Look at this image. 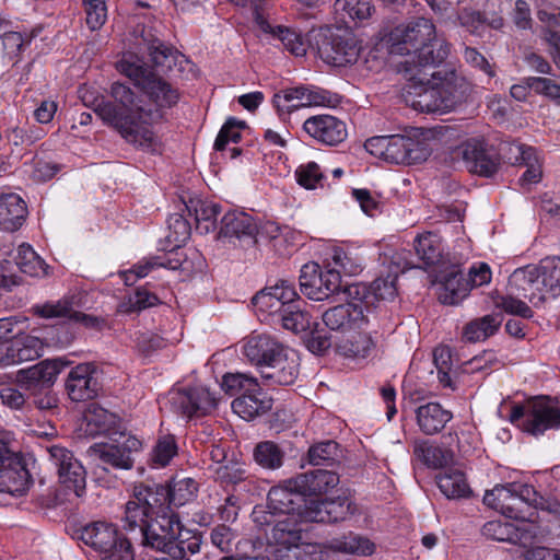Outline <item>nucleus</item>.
<instances>
[{
	"instance_id": "nucleus-1",
	"label": "nucleus",
	"mask_w": 560,
	"mask_h": 560,
	"mask_svg": "<svg viewBox=\"0 0 560 560\" xmlns=\"http://www.w3.org/2000/svg\"><path fill=\"white\" fill-rule=\"evenodd\" d=\"M117 70L141 89L148 103L130 86L114 82L110 86L112 101L98 104L95 113L128 143L145 151L158 152L161 143L152 130V125L162 118L163 109L177 104L179 92L132 52L122 55Z\"/></svg>"
},
{
	"instance_id": "nucleus-2",
	"label": "nucleus",
	"mask_w": 560,
	"mask_h": 560,
	"mask_svg": "<svg viewBox=\"0 0 560 560\" xmlns=\"http://www.w3.org/2000/svg\"><path fill=\"white\" fill-rule=\"evenodd\" d=\"M292 478L283 485L272 487L268 492L267 511L254 510L253 518L265 526L270 545H275L277 560H316L318 546L302 540L306 523L301 512L312 499L304 498L292 485Z\"/></svg>"
},
{
	"instance_id": "nucleus-3",
	"label": "nucleus",
	"mask_w": 560,
	"mask_h": 560,
	"mask_svg": "<svg viewBox=\"0 0 560 560\" xmlns=\"http://www.w3.org/2000/svg\"><path fill=\"white\" fill-rule=\"evenodd\" d=\"M431 69L405 68L409 74L405 101L413 109L422 113L451 112L465 96V80L454 71H430Z\"/></svg>"
},
{
	"instance_id": "nucleus-4",
	"label": "nucleus",
	"mask_w": 560,
	"mask_h": 560,
	"mask_svg": "<svg viewBox=\"0 0 560 560\" xmlns=\"http://www.w3.org/2000/svg\"><path fill=\"white\" fill-rule=\"evenodd\" d=\"M390 54L408 56L406 68H433L450 54V45L436 35L435 25L425 18L399 24L388 35Z\"/></svg>"
},
{
	"instance_id": "nucleus-5",
	"label": "nucleus",
	"mask_w": 560,
	"mask_h": 560,
	"mask_svg": "<svg viewBox=\"0 0 560 560\" xmlns=\"http://www.w3.org/2000/svg\"><path fill=\"white\" fill-rule=\"evenodd\" d=\"M262 320H270L293 332L305 331L311 327V315L293 284L280 280L254 295L252 300Z\"/></svg>"
},
{
	"instance_id": "nucleus-6",
	"label": "nucleus",
	"mask_w": 560,
	"mask_h": 560,
	"mask_svg": "<svg viewBox=\"0 0 560 560\" xmlns=\"http://www.w3.org/2000/svg\"><path fill=\"white\" fill-rule=\"evenodd\" d=\"M164 517H172L165 512V489L163 486L138 485L133 489V497L125 505L122 517L124 528L129 532H139L141 542L152 547L162 529Z\"/></svg>"
},
{
	"instance_id": "nucleus-7",
	"label": "nucleus",
	"mask_w": 560,
	"mask_h": 560,
	"mask_svg": "<svg viewBox=\"0 0 560 560\" xmlns=\"http://www.w3.org/2000/svg\"><path fill=\"white\" fill-rule=\"evenodd\" d=\"M483 503L505 517L516 521L518 525L537 524V509H550V504H546L545 499L533 486L522 482L494 486L486 491Z\"/></svg>"
},
{
	"instance_id": "nucleus-8",
	"label": "nucleus",
	"mask_w": 560,
	"mask_h": 560,
	"mask_svg": "<svg viewBox=\"0 0 560 560\" xmlns=\"http://www.w3.org/2000/svg\"><path fill=\"white\" fill-rule=\"evenodd\" d=\"M427 132L416 129L407 135L375 136L369 138L365 150L389 164L410 165L425 161L431 149L425 142Z\"/></svg>"
},
{
	"instance_id": "nucleus-9",
	"label": "nucleus",
	"mask_w": 560,
	"mask_h": 560,
	"mask_svg": "<svg viewBox=\"0 0 560 560\" xmlns=\"http://www.w3.org/2000/svg\"><path fill=\"white\" fill-rule=\"evenodd\" d=\"M510 421L526 433L542 435L547 430L560 428V405L550 397H534L523 405H515Z\"/></svg>"
},
{
	"instance_id": "nucleus-10",
	"label": "nucleus",
	"mask_w": 560,
	"mask_h": 560,
	"mask_svg": "<svg viewBox=\"0 0 560 560\" xmlns=\"http://www.w3.org/2000/svg\"><path fill=\"white\" fill-rule=\"evenodd\" d=\"M301 292L310 300L324 301L342 293L347 298L360 294L358 284L342 288L337 272L328 268H320L317 262L310 261L302 266L300 275Z\"/></svg>"
},
{
	"instance_id": "nucleus-11",
	"label": "nucleus",
	"mask_w": 560,
	"mask_h": 560,
	"mask_svg": "<svg viewBox=\"0 0 560 560\" xmlns=\"http://www.w3.org/2000/svg\"><path fill=\"white\" fill-rule=\"evenodd\" d=\"M163 522L166 526L159 537L154 538L151 548L161 550L175 559H186L200 550L201 538L184 529L174 515L164 517Z\"/></svg>"
},
{
	"instance_id": "nucleus-12",
	"label": "nucleus",
	"mask_w": 560,
	"mask_h": 560,
	"mask_svg": "<svg viewBox=\"0 0 560 560\" xmlns=\"http://www.w3.org/2000/svg\"><path fill=\"white\" fill-rule=\"evenodd\" d=\"M220 212H172L167 218L168 233L165 236V244H160V249L173 252L180 248L190 238L191 222L196 223L197 230L208 233L213 229L217 214Z\"/></svg>"
},
{
	"instance_id": "nucleus-13",
	"label": "nucleus",
	"mask_w": 560,
	"mask_h": 560,
	"mask_svg": "<svg viewBox=\"0 0 560 560\" xmlns=\"http://www.w3.org/2000/svg\"><path fill=\"white\" fill-rule=\"evenodd\" d=\"M30 483L31 475L22 457L0 438V492L22 495Z\"/></svg>"
},
{
	"instance_id": "nucleus-14",
	"label": "nucleus",
	"mask_w": 560,
	"mask_h": 560,
	"mask_svg": "<svg viewBox=\"0 0 560 560\" xmlns=\"http://www.w3.org/2000/svg\"><path fill=\"white\" fill-rule=\"evenodd\" d=\"M48 454L60 485L75 497H81L86 485V471L82 463L63 446L52 445L48 448Z\"/></svg>"
},
{
	"instance_id": "nucleus-15",
	"label": "nucleus",
	"mask_w": 560,
	"mask_h": 560,
	"mask_svg": "<svg viewBox=\"0 0 560 560\" xmlns=\"http://www.w3.org/2000/svg\"><path fill=\"white\" fill-rule=\"evenodd\" d=\"M109 442L95 444L92 451L104 464L115 469H131L133 466L132 454L141 450L142 443L136 436L119 433L109 438Z\"/></svg>"
},
{
	"instance_id": "nucleus-16",
	"label": "nucleus",
	"mask_w": 560,
	"mask_h": 560,
	"mask_svg": "<svg viewBox=\"0 0 560 560\" xmlns=\"http://www.w3.org/2000/svg\"><path fill=\"white\" fill-rule=\"evenodd\" d=\"M452 156L462 159L464 166L471 173L481 176L493 175L499 166L498 159L489 151L482 139L472 138L456 147Z\"/></svg>"
},
{
	"instance_id": "nucleus-17",
	"label": "nucleus",
	"mask_w": 560,
	"mask_h": 560,
	"mask_svg": "<svg viewBox=\"0 0 560 560\" xmlns=\"http://www.w3.org/2000/svg\"><path fill=\"white\" fill-rule=\"evenodd\" d=\"M257 223L247 212H225L221 218L218 241L244 248L253 247L257 240Z\"/></svg>"
},
{
	"instance_id": "nucleus-18",
	"label": "nucleus",
	"mask_w": 560,
	"mask_h": 560,
	"mask_svg": "<svg viewBox=\"0 0 560 560\" xmlns=\"http://www.w3.org/2000/svg\"><path fill=\"white\" fill-rule=\"evenodd\" d=\"M170 402L176 412L187 418L208 415L217 407L215 396L203 386L172 392Z\"/></svg>"
},
{
	"instance_id": "nucleus-19",
	"label": "nucleus",
	"mask_w": 560,
	"mask_h": 560,
	"mask_svg": "<svg viewBox=\"0 0 560 560\" xmlns=\"http://www.w3.org/2000/svg\"><path fill=\"white\" fill-rule=\"evenodd\" d=\"M542 284L539 266L527 265L512 272L509 278L508 291L511 294L527 299L537 307L546 301Z\"/></svg>"
},
{
	"instance_id": "nucleus-20",
	"label": "nucleus",
	"mask_w": 560,
	"mask_h": 560,
	"mask_svg": "<svg viewBox=\"0 0 560 560\" xmlns=\"http://www.w3.org/2000/svg\"><path fill=\"white\" fill-rule=\"evenodd\" d=\"M355 512V508L348 498L338 497L337 499L315 500L312 499L301 512L306 523H336L346 520Z\"/></svg>"
},
{
	"instance_id": "nucleus-21",
	"label": "nucleus",
	"mask_w": 560,
	"mask_h": 560,
	"mask_svg": "<svg viewBox=\"0 0 560 560\" xmlns=\"http://www.w3.org/2000/svg\"><path fill=\"white\" fill-rule=\"evenodd\" d=\"M324 324L335 331L342 334L355 331L365 323L363 302L360 298L328 308L323 314Z\"/></svg>"
},
{
	"instance_id": "nucleus-22",
	"label": "nucleus",
	"mask_w": 560,
	"mask_h": 560,
	"mask_svg": "<svg viewBox=\"0 0 560 560\" xmlns=\"http://www.w3.org/2000/svg\"><path fill=\"white\" fill-rule=\"evenodd\" d=\"M540 534L538 524L524 523L515 525L502 521H489L482 526V535L487 538L498 541H509L520 544L524 547L534 542Z\"/></svg>"
},
{
	"instance_id": "nucleus-23",
	"label": "nucleus",
	"mask_w": 560,
	"mask_h": 560,
	"mask_svg": "<svg viewBox=\"0 0 560 560\" xmlns=\"http://www.w3.org/2000/svg\"><path fill=\"white\" fill-rule=\"evenodd\" d=\"M97 369L92 363H82L72 368L66 381V389L71 400L93 399L100 392Z\"/></svg>"
},
{
	"instance_id": "nucleus-24",
	"label": "nucleus",
	"mask_w": 560,
	"mask_h": 560,
	"mask_svg": "<svg viewBox=\"0 0 560 560\" xmlns=\"http://www.w3.org/2000/svg\"><path fill=\"white\" fill-rule=\"evenodd\" d=\"M61 369L62 363L59 360H44L33 366L18 371L16 381L22 389L36 395L44 389H48Z\"/></svg>"
},
{
	"instance_id": "nucleus-25",
	"label": "nucleus",
	"mask_w": 560,
	"mask_h": 560,
	"mask_svg": "<svg viewBox=\"0 0 560 560\" xmlns=\"http://www.w3.org/2000/svg\"><path fill=\"white\" fill-rule=\"evenodd\" d=\"M303 130L326 145H337L347 138L346 124L331 115H315L307 118L303 124Z\"/></svg>"
},
{
	"instance_id": "nucleus-26",
	"label": "nucleus",
	"mask_w": 560,
	"mask_h": 560,
	"mask_svg": "<svg viewBox=\"0 0 560 560\" xmlns=\"http://www.w3.org/2000/svg\"><path fill=\"white\" fill-rule=\"evenodd\" d=\"M299 375V357L288 348L280 352L271 363L260 370L266 385H291Z\"/></svg>"
},
{
	"instance_id": "nucleus-27",
	"label": "nucleus",
	"mask_w": 560,
	"mask_h": 560,
	"mask_svg": "<svg viewBox=\"0 0 560 560\" xmlns=\"http://www.w3.org/2000/svg\"><path fill=\"white\" fill-rule=\"evenodd\" d=\"M284 349L285 347L272 336L254 335L245 341L243 354L260 371L271 363L277 355H280V352Z\"/></svg>"
},
{
	"instance_id": "nucleus-28",
	"label": "nucleus",
	"mask_w": 560,
	"mask_h": 560,
	"mask_svg": "<svg viewBox=\"0 0 560 560\" xmlns=\"http://www.w3.org/2000/svg\"><path fill=\"white\" fill-rule=\"evenodd\" d=\"M511 156L509 158L514 164L526 166V171L518 179L520 186L529 189L532 185L537 184L542 178L541 162L536 149L524 144L513 143L509 147Z\"/></svg>"
},
{
	"instance_id": "nucleus-29",
	"label": "nucleus",
	"mask_w": 560,
	"mask_h": 560,
	"mask_svg": "<svg viewBox=\"0 0 560 560\" xmlns=\"http://www.w3.org/2000/svg\"><path fill=\"white\" fill-rule=\"evenodd\" d=\"M339 483V476L330 470L316 469L292 478L291 485L302 492L304 498L319 495L334 489Z\"/></svg>"
},
{
	"instance_id": "nucleus-30",
	"label": "nucleus",
	"mask_w": 560,
	"mask_h": 560,
	"mask_svg": "<svg viewBox=\"0 0 560 560\" xmlns=\"http://www.w3.org/2000/svg\"><path fill=\"white\" fill-rule=\"evenodd\" d=\"M324 268L342 276H355L363 270V259L353 250L340 246L328 248L324 257Z\"/></svg>"
},
{
	"instance_id": "nucleus-31",
	"label": "nucleus",
	"mask_w": 560,
	"mask_h": 560,
	"mask_svg": "<svg viewBox=\"0 0 560 560\" xmlns=\"http://www.w3.org/2000/svg\"><path fill=\"white\" fill-rule=\"evenodd\" d=\"M43 341L34 336H18L11 342L5 341L4 365L32 361L42 355Z\"/></svg>"
},
{
	"instance_id": "nucleus-32",
	"label": "nucleus",
	"mask_w": 560,
	"mask_h": 560,
	"mask_svg": "<svg viewBox=\"0 0 560 560\" xmlns=\"http://www.w3.org/2000/svg\"><path fill=\"white\" fill-rule=\"evenodd\" d=\"M318 52L325 62L336 67L350 65L359 56L357 45L341 37H334L329 42H324L318 46Z\"/></svg>"
},
{
	"instance_id": "nucleus-33",
	"label": "nucleus",
	"mask_w": 560,
	"mask_h": 560,
	"mask_svg": "<svg viewBox=\"0 0 560 560\" xmlns=\"http://www.w3.org/2000/svg\"><path fill=\"white\" fill-rule=\"evenodd\" d=\"M119 535L118 529L110 523L92 522L83 526L79 532V539L86 546L101 553L108 550Z\"/></svg>"
},
{
	"instance_id": "nucleus-34",
	"label": "nucleus",
	"mask_w": 560,
	"mask_h": 560,
	"mask_svg": "<svg viewBox=\"0 0 560 560\" xmlns=\"http://www.w3.org/2000/svg\"><path fill=\"white\" fill-rule=\"evenodd\" d=\"M84 419L91 434H105L112 438L125 433L121 431L119 418L100 406L91 405Z\"/></svg>"
},
{
	"instance_id": "nucleus-35",
	"label": "nucleus",
	"mask_w": 560,
	"mask_h": 560,
	"mask_svg": "<svg viewBox=\"0 0 560 560\" xmlns=\"http://www.w3.org/2000/svg\"><path fill=\"white\" fill-rule=\"evenodd\" d=\"M270 408L271 400L261 392L259 384L258 390L244 393L232 401L233 411L244 420H252Z\"/></svg>"
},
{
	"instance_id": "nucleus-36",
	"label": "nucleus",
	"mask_w": 560,
	"mask_h": 560,
	"mask_svg": "<svg viewBox=\"0 0 560 560\" xmlns=\"http://www.w3.org/2000/svg\"><path fill=\"white\" fill-rule=\"evenodd\" d=\"M452 418V412L438 402H428L417 409V423L428 435L440 432Z\"/></svg>"
},
{
	"instance_id": "nucleus-37",
	"label": "nucleus",
	"mask_w": 560,
	"mask_h": 560,
	"mask_svg": "<svg viewBox=\"0 0 560 560\" xmlns=\"http://www.w3.org/2000/svg\"><path fill=\"white\" fill-rule=\"evenodd\" d=\"M260 28L265 33H269L275 38L279 39L284 48L292 55L302 57L306 54L308 42L295 30L283 25H271L267 21L260 22Z\"/></svg>"
},
{
	"instance_id": "nucleus-38",
	"label": "nucleus",
	"mask_w": 560,
	"mask_h": 560,
	"mask_svg": "<svg viewBox=\"0 0 560 560\" xmlns=\"http://www.w3.org/2000/svg\"><path fill=\"white\" fill-rule=\"evenodd\" d=\"M440 491L447 499H462L470 495L471 490L465 474L457 468H447L436 476Z\"/></svg>"
},
{
	"instance_id": "nucleus-39",
	"label": "nucleus",
	"mask_w": 560,
	"mask_h": 560,
	"mask_svg": "<svg viewBox=\"0 0 560 560\" xmlns=\"http://www.w3.org/2000/svg\"><path fill=\"white\" fill-rule=\"evenodd\" d=\"M470 291V283L459 270H453L444 277L441 284L440 301L455 305L462 302Z\"/></svg>"
},
{
	"instance_id": "nucleus-40",
	"label": "nucleus",
	"mask_w": 560,
	"mask_h": 560,
	"mask_svg": "<svg viewBox=\"0 0 560 560\" xmlns=\"http://www.w3.org/2000/svg\"><path fill=\"white\" fill-rule=\"evenodd\" d=\"M33 310L35 314L44 318L68 317L74 322L83 323L85 326H94L97 322L96 318L90 315L74 311L68 300L35 305Z\"/></svg>"
},
{
	"instance_id": "nucleus-41",
	"label": "nucleus",
	"mask_w": 560,
	"mask_h": 560,
	"mask_svg": "<svg viewBox=\"0 0 560 560\" xmlns=\"http://www.w3.org/2000/svg\"><path fill=\"white\" fill-rule=\"evenodd\" d=\"M415 250L422 268L438 264L442 258L444 246L438 234L427 232L415 240Z\"/></svg>"
},
{
	"instance_id": "nucleus-42",
	"label": "nucleus",
	"mask_w": 560,
	"mask_h": 560,
	"mask_svg": "<svg viewBox=\"0 0 560 560\" xmlns=\"http://www.w3.org/2000/svg\"><path fill=\"white\" fill-rule=\"evenodd\" d=\"M148 51L156 71H171L175 66H180L184 61H187L184 55L166 46L160 39L152 40L148 46Z\"/></svg>"
},
{
	"instance_id": "nucleus-43",
	"label": "nucleus",
	"mask_w": 560,
	"mask_h": 560,
	"mask_svg": "<svg viewBox=\"0 0 560 560\" xmlns=\"http://www.w3.org/2000/svg\"><path fill=\"white\" fill-rule=\"evenodd\" d=\"M502 320L503 317L499 313L474 319L464 327L463 337L469 342L486 340L498 331Z\"/></svg>"
},
{
	"instance_id": "nucleus-44",
	"label": "nucleus",
	"mask_w": 560,
	"mask_h": 560,
	"mask_svg": "<svg viewBox=\"0 0 560 560\" xmlns=\"http://www.w3.org/2000/svg\"><path fill=\"white\" fill-rule=\"evenodd\" d=\"M179 266V259H170L164 256L149 257L139 261L131 269L122 271L120 277L126 285H132L138 279L147 277L154 268L163 267L175 270Z\"/></svg>"
},
{
	"instance_id": "nucleus-45",
	"label": "nucleus",
	"mask_w": 560,
	"mask_h": 560,
	"mask_svg": "<svg viewBox=\"0 0 560 560\" xmlns=\"http://www.w3.org/2000/svg\"><path fill=\"white\" fill-rule=\"evenodd\" d=\"M306 85H298L282 89L272 97V104L279 114H291L306 105Z\"/></svg>"
},
{
	"instance_id": "nucleus-46",
	"label": "nucleus",
	"mask_w": 560,
	"mask_h": 560,
	"mask_svg": "<svg viewBox=\"0 0 560 560\" xmlns=\"http://www.w3.org/2000/svg\"><path fill=\"white\" fill-rule=\"evenodd\" d=\"M18 268L31 277H46L49 275V266L37 255L30 244L23 243L18 247L15 256Z\"/></svg>"
},
{
	"instance_id": "nucleus-47",
	"label": "nucleus",
	"mask_w": 560,
	"mask_h": 560,
	"mask_svg": "<svg viewBox=\"0 0 560 560\" xmlns=\"http://www.w3.org/2000/svg\"><path fill=\"white\" fill-rule=\"evenodd\" d=\"M415 455L430 468H443L454 459V453L451 448H442L428 442L416 443Z\"/></svg>"
},
{
	"instance_id": "nucleus-48",
	"label": "nucleus",
	"mask_w": 560,
	"mask_h": 560,
	"mask_svg": "<svg viewBox=\"0 0 560 560\" xmlns=\"http://www.w3.org/2000/svg\"><path fill=\"white\" fill-rule=\"evenodd\" d=\"M178 454V445L174 435L165 434L158 438L150 452L149 464L160 469L168 466Z\"/></svg>"
},
{
	"instance_id": "nucleus-49",
	"label": "nucleus",
	"mask_w": 560,
	"mask_h": 560,
	"mask_svg": "<svg viewBox=\"0 0 560 560\" xmlns=\"http://www.w3.org/2000/svg\"><path fill=\"white\" fill-rule=\"evenodd\" d=\"M165 489V509L168 505L182 506L191 502L198 491V485L192 478L174 480L168 489Z\"/></svg>"
},
{
	"instance_id": "nucleus-50",
	"label": "nucleus",
	"mask_w": 560,
	"mask_h": 560,
	"mask_svg": "<svg viewBox=\"0 0 560 560\" xmlns=\"http://www.w3.org/2000/svg\"><path fill=\"white\" fill-rule=\"evenodd\" d=\"M539 270L546 300L560 295V258L548 257L540 261Z\"/></svg>"
},
{
	"instance_id": "nucleus-51",
	"label": "nucleus",
	"mask_w": 560,
	"mask_h": 560,
	"mask_svg": "<svg viewBox=\"0 0 560 560\" xmlns=\"http://www.w3.org/2000/svg\"><path fill=\"white\" fill-rule=\"evenodd\" d=\"M213 477L222 486H237L249 479V474L243 463L231 459L225 465H218L212 468Z\"/></svg>"
},
{
	"instance_id": "nucleus-52",
	"label": "nucleus",
	"mask_w": 560,
	"mask_h": 560,
	"mask_svg": "<svg viewBox=\"0 0 560 560\" xmlns=\"http://www.w3.org/2000/svg\"><path fill=\"white\" fill-rule=\"evenodd\" d=\"M331 546L337 551L357 556H371L375 550V545L372 541L355 534L334 539Z\"/></svg>"
},
{
	"instance_id": "nucleus-53",
	"label": "nucleus",
	"mask_w": 560,
	"mask_h": 560,
	"mask_svg": "<svg viewBox=\"0 0 560 560\" xmlns=\"http://www.w3.org/2000/svg\"><path fill=\"white\" fill-rule=\"evenodd\" d=\"M282 450L271 441H264L256 445L254 458L256 463L267 469H277L283 463Z\"/></svg>"
},
{
	"instance_id": "nucleus-54",
	"label": "nucleus",
	"mask_w": 560,
	"mask_h": 560,
	"mask_svg": "<svg viewBox=\"0 0 560 560\" xmlns=\"http://www.w3.org/2000/svg\"><path fill=\"white\" fill-rule=\"evenodd\" d=\"M295 178L305 189H316L324 187L326 174L316 162L310 161L295 170Z\"/></svg>"
},
{
	"instance_id": "nucleus-55",
	"label": "nucleus",
	"mask_w": 560,
	"mask_h": 560,
	"mask_svg": "<svg viewBox=\"0 0 560 560\" xmlns=\"http://www.w3.org/2000/svg\"><path fill=\"white\" fill-rule=\"evenodd\" d=\"M159 299L155 294L138 289L118 305V312L122 314L138 313L145 308L155 306Z\"/></svg>"
},
{
	"instance_id": "nucleus-56",
	"label": "nucleus",
	"mask_w": 560,
	"mask_h": 560,
	"mask_svg": "<svg viewBox=\"0 0 560 560\" xmlns=\"http://www.w3.org/2000/svg\"><path fill=\"white\" fill-rule=\"evenodd\" d=\"M221 388L230 396L242 395L247 392L258 390V382L255 377L243 373L226 374L223 376Z\"/></svg>"
},
{
	"instance_id": "nucleus-57",
	"label": "nucleus",
	"mask_w": 560,
	"mask_h": 560,
	"mask_svg": "<svg viewBox=\"0 0 560 560\" xmlns=\"http://www.w3.org/2000/svg\"><path fill=\"white\" fill-rule=\"evenodd\" d=\"M382 256L383 264H387L389 271L396 273L397 276L408 269L421 267L419 264L413 261L410 252L405 248H392L384 252Z\"/></svg>"
},
{
	"instance_id": "nucleus-58",
	"label": "nucleus",
	"mask_w": 560,
	"mask_h": 560,
	"mask_svg": "<svg viewBox=\"0 0 560 560\" xmlns=\"http://www.w3.org/2000/svg\"><path fill=\"white\" fill-rule=\"evenodd\" d=\"M370 0H336L335 10L342 12L353 21H364L372 14Z\"/></svg>"
},
{
	"instance_id": "nucleus-59",
	"label": "nucleus",
	"mask_w": 560,
	"mask_h": 560,
	"mask_svg": "<svg viewBox=\"0 0 560 560\" xmlns=\"http://www.w3.org/2000/svg\"><path fill=\"white\" fill-rule=\"evenodd\" d=\"M373 347L374 342L369 335L354 331L351 338L341 346V349L347 357L365 358Z\"/></svg>"
},
{
	"instance_id": "nucleus-60",
	"label": "nucleus",
	"mask_w": 560,
	"mask_h": 560,
	"mask_svg": "<svg viewBox=\"0 0 560 560\" xmlns=\"http://www.w3.org/2000/svg\"><path fill=\"white\" fill-rule=\"evenodd\" d=\"M338 456V444L335 441H325L313 445L308 450L310 463L314 466L328 465Z\"/></svg>"
},
{
	"instance_id": "nucleus-61",
	"label": "nucleus",
	"mask_w": 560,
	"mask_h": 560,
	"mask_svg": "<svg viewBox=\"0 0 560 560\" xmlns=\"http://www.w3.org/2000/svg\"><path fill=\"white\" fill-rule=\"evenodd\" d=\"M86 24L92 31L100 30L107 20L106 0H82Z\"/></svg>"
},
{
	"instance_id": "nucleus-62",
	"label": "nucleus",
	"mask_w": 560,
	"mask_h": 560,
	"mask_svg": "<svg viewBox=\"0 0 560 560\" xmlns=\"http://www.w3.org/2000/svg\"><path fill=\"white\" fill-rule=\"evenodd\" d=\"M306 97L308 107H336L340 104V96L337 93L316 85H306Z\"/></svg>"
},
{
	"instance_id": "nucleus-63",
	"label": "nucleus",
	"mask_w": 560,
	"mask_h": 560,
	"mask_svg": "<svg viewBox=\"0 0 560 560\" xmlns=\"http://www.w3.org/2000/svg\"><path fill=\"white\" fill-rule=\"evenodd\" d=\"M521 296H517L515 294L509 293L504 296H500L495 301V305L499 308H502L504 312L521 316L523 318H530L533 316V311L530 307L520 299Z\"/></svg>"
},
{
	"instance_id": "nucleus-64",
	"label": "nucleus",
	"mask_w": 560,
	"mask_h": 560,
	"mask_svg": "<svg viewBox=\"0 0 560 560\" xmlns=\"http://www.w3.org/2000/svg\"><path fill=\"white\" fill-rule=\"evenodd\" d=\"M106 551L100 553L101 560H135L130 541L119 533L117 539Z\"/></svg>"
}]
</instances>
